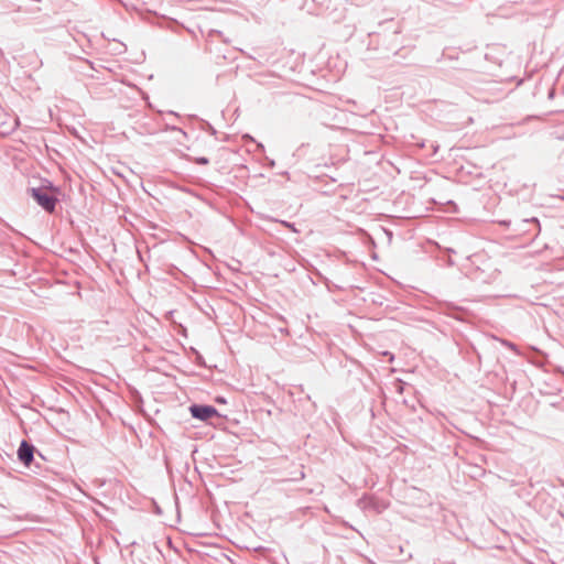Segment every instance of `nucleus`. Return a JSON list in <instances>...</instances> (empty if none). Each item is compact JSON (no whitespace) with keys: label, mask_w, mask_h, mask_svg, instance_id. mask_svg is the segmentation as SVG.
Segmentation results:
<instances>
[{"label":"nucleus","mask_w":564,"mask_h":564,"mask_svg":"<svg viewBox=\"0 0 564 564\" xmlns=\"http://www.w3.org/2000/svg\"><path fill=\"white\" fill-rule=\"evenodd\" d=\"M31 196L45 212L53 213L58 202L57 197L41 187H32Z\"/></svg>","instance_id":"f257e3e1"},{"label":"nucleus","mask_w":564,"mask_h":564,"mask_svg":"<svg viewBox=\"0 0 564 564\" xmlns=\"http://www.w3.org/2000/svg\"><path fill=\"white\" fill-rule=\"evenodd\" d=\"M505 344L510 347L511 349H516V345L512 343L505 341Z\"/></svg>","instance_id":"0eeeda50"},{"label":"nucleus","mask_w":564,"mask_h":564,"mask_svg":"<svg viewBox=\"0 0 564 564\" xmlns=\"http://www.w3.org/2000/svg\"><path fill=\"white\" fill-rule=\"evenodd\" d=\"M194 162L200 165H207L209 160L206 156H198L194 159Z\"/></svg>","instance_id":"20e7f679"},{"label":"nucleus","mask_w":564,"mask_h":564,"mask_svg":"<svg viewBox=\"0 0 564 564\" xmlns=\"http://www.w3.org/2000/svg\"><path fill=\"white\" fill-rule=\"evenodd\" d=\"M217 401H218V402H225V400H224V399H220V398H219V399H217Z\"/></svg>","instance_id":"9d476101"},{"label":"nucleus","mask_w":564,"mask_h":564,"mask_svg":"<svg viewBox=\"0 0 564 564\" xmlns=\"http://www.w3.org/2000/svg\"><path fill=\"white\" fill-rule=\"evenodd\" d=\"M35 446L23 440L21 441L18 448V459L26 467H30L32 462L34 460Z\"/></svg>","instance_id":"7ed1b4c3"},{"label":"nucleus","mask_w":564,"mask_h":564,"mask_svg":"<svg viewBox=\"0 0 564 564\" xmlns=\"http://www.w3.org/2000/svg\"><path fill=\"white\" fill-rule=\"evenodd\" d=\"M549 97H550V98H553V97H554V90H553V89H551V90H550V93H549Z\"/></svg>","instance_id":"6e6552de"},{"label":"nucleus","mask_w":564,"mask_h":564,"mask_svg":"<svg viewBox=\"0 0 564 564\" xmlns=\"http://www.w3.org/2000/svg\"><path fill=\"white\" fill-rule=\"evenodd\" d=\"M209 35H210V36H213V35L221 36V31H216V30H214V31H212V32H210V34H209Z\"/></svg>","instance_id":"423d86ee"},{"label":"nucleus","mask_w":564,"mask_h":564,"mask_svg":"<svg viewBox=\"0 0 564 564\" xmlns=\"http://www.w3.org/2000/svg\"><path fill=\"white\" fill-rule=\"evenodd\" d=\"M282 224H283L285 227L290 228L291 230L296 231V229H295V227H294V224H291V223H289V221H282Z\"/></svg>","instance_id":"39448f33"},{"label":"nucleus","mask_w":564,"mask_h":564,"mask_svg":"<svg viewBox=\"0 0 564 564\" xmlns=\"http://www.w3.org/2000/svg\"><path fill=\"white\" fill-rule=\"evenodd\" d=\"M532 221L535 223L538 226H540V223L536 218H532Z\"/></svg>","instance_id":"1a4fd4ad"},{"label":"nucleus","mask_w":564,"mask_h":564,"mask_svg":"<svg viewBox=\"0 0 564 564\" xmlns=\"http://www.w3.org/2000/svg\"><path fill=\"white\" fill-rule=\"evenodd\" d=\"M189 413L192 417L206 422L212 417L219 416L217 409L209 404H197L194 403L189 406Z\"/></svg>","instance_id":"f03ea898"}]
</instances>
